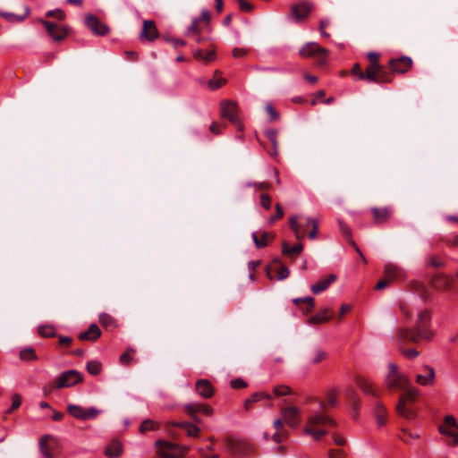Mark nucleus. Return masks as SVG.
I'll list each match as a JSON object with an SVG mask.
<instances>
[{"label": "nucleus", "mask_w": 458, "mask_h": 458, "mask_svg": "<svg viewBox=\"0 0 458 458\" xmlns=\"http://www.w3.org/2000/svg\"><path fill=\"white\" fill-rule=\"evenodd\" d=\"M385 383L389 389L405 392V394L400 397L396 410L401 416L409 420L412 419L414 411L407 407V403L413 401L418 394V390L410 386L408 378L399 372L397 366L394 363L388 364V372L385 377Z\"/></svg>", "instance_id": "f257e3e1"}, {"label": "nucleus", "mask_w": 458, "mask_h": 458, "mask_svg": "<svg viewBox=\"0 0 458 458\" xmlns=\"http://www.w3.org/2000/svg\"><path fill=\"white\" fill-rule=\"evenodd\" d=\"M326 403H318V408L309 411L307 423L303 428V433L310 436L315 441L320 440L327 434V431L321 428L326 425L335 426V421L324 412Z\"/></svg>", "instance_id": "f03ea898"}, {"label": "nucleus", "mask_w": 458, "mask_h": 458, "mask_svg": "<svg viewBox=\"0 0 458 458\" xmlns=\"http://www.w3.org/2000/svg\"><path fill=\"white\" fill-rule=\"evenodd\" d=\"M430 314L428 310H420L418 313L416 327L413 330L400 329L398 340L403 344L406 342H418L420 339H431L433 333L428 328Z\"/></svg>", "instance_id": "7ed1b4c3"}, {"label": "nucleus", "mask_w": 458, "mask_h": 458, "mask_svg": "<svg viewBox=\"0 0 458 458\" xmlns=\"http://www.w3.org/2000/svg\"><path fill=\"white\" fill-rule=\"evenodd\" d=\"M67 411L71 416L80 420H94L98 415L102 413L101 410L95 407L86 408L76 404H69L67 406Z\"/></svg>", "instance_id": "20e7f679"}, {"label": "nucleus", "mask_w": 458, "mask_h": 458, "mask_svg": "<svg viewBox=\"0 0 458 458\" xmlns=\"http://www.w3.org/2000/svg\"><path fill=\"white\" fill-rule=\"evenodd\" d=\"M39 451L44 458H56L58 448L56 441L47 435L40 438L38 442Z\"/></svg>", "instance_id": "39448f33"}, {"label": "nucleus", "mask_w": 458, "mask_h": 458, "mask_svg": "<svg viewBox=\"0 0 458 458\" xmlns=\"http://www.w3.org/2000/svg\"><path fill=\"white\" fill-rule=\"evenodd\" d=\"M82 379L81 374L74 369L67 370L62 373L57 378L56 387L64 388L72 387L81 382Z\"/></svg>", "instance_id": "423d86ee"}, {"label": "nucleus", "mask_w": 458, "mask_h": 458, "mask_svg": "<svg viewBox=\"0 0 458 458\" xmlns=\"http://www.w3.org/2000/svg\"><path fill=\"white\" fill-rule=\"evenodd\" d=\"M284 421L291 428H296L301 418V410L295 406L285 407L281 411Z\"/></svg>", "instance_id": "0eeeda50"}, {"label": "nucleus", "mask_w": 458, "mask_h": 458, "mask_svg": "<svg viewBox=\"0 0 458 458\" xmlns=\"http://www.w3.org/2000/svg\"><path fill=\"white\" fill-rule=\"evenodd\" d=\"M221 114L222 116L227 118L233 124H235L239 129H242V125L239 122L238 118V108L234 102L232 101H225L222 103L221 106Z\"/></svg>", "instance_id": "6e6552de"}, {"label": "nucleus", "mask_w": 458, "mask_h": 458, "mask_svg": "<svg viewBox=\"0 0 458 458\" xmlns=\"http://www.w3.org/2000/svg\"><path fill=\"white\" fill-rule=\"evenodd\" d=\"M161 445L160 453L167 458H173L182 454L187 448L184 445H180L172 442H158Z\"/></svg>", "instance_id": "1a4fd4ad"}, {"label": "nucleus", "mask_w": 458, "mask_h": 458, "mask_svg": "<svg viewBox=\"0 0 458 458\" xmlns=\"http://www.w3.org/2000/svg\"><path fill=\"white\" fill-rule=\"evenodd\" d=\"M87 27L96 35L104 36L108 33L109 28L102 23L95 15L89 14L85 18Z\"/></svg>", "instance_id": "9d476101"}, {"label": "nucleus", "mask_w": 458, "mask_h": 458, "mask_svg": "<svg viewBox=\"0 0 458 458\" xmlns=\"http://www.w3.org/2000/svg\"><path fill=\"white\" fill-rule=\"evenodd\" d=\"M299 53L302 57H310V56L326 57L327 55V51L325 48L319 47L315 42L307 43L304 47H302L300 49Z\"/></svg>", "instance_id": "9b49d317"}, {"label": "nucleus", "mask_w": 458, "mask_h": 458, "mask_svg": "<svg viewBox=\"0 0 458 458\" xmlns=\"http://www.w3.org/2000/svg\"><path fill=\"white\" fill-rule=\"evenodd\" d=\"M289 224L298 240H301L307 235V228L311 225V224H307V219L304 222H300L297 216H291Z\"/></svg>", "instance_id": "f8f14e48"}, {"label": "nucleus", "mask_w": 458, "mask_h": 458, "mask_svg": "<svg viewBox=\"0 0 458 458\" xmlns=\"http://www.w3.org/2000/svg\"><path fill=\"white\" fill-rule=\"evenodd\" d=\"M423 373L416 376V382L423 386H433L436 382L435 369L428 365L423 367Z\"/></svg>", "instance_id": "ddd939ff"}, {"label": "nucleus", "mask_w": 458, "mask_h": 458, "mask_svg": "<svg viewBox=\"0 0 458 458\" xmlns=\"http://www.w3.org/2000/svg\"><path fill=\"white\" fill-rule=\"evenodd\" d=\"M311 10V5L308 3H300L292 7L290 19L300 21L308 17Z\"/></svg>", "instance_id": "4468645a"}, {"label": "nucleus", "mask_w": 458, "mask_h": 458, "mask_svg": "<svg viewBox=\"0 0 458 458\" xmlns=\"http://www.w3.org/2000/svg\"><path fill=\"white\" fill-rule=\"evenodd\" d=\"M39 21L45 26L47 33L53 39L60 41L65 38L67 32L64 29H61L59 26H57L55 23L44 20H39Z\"/></svg>", "instance_id": "2eb2a0df"}, {"label": "nucleus", "mask_w": 458, "mask_h": 458, "mask_svg": "<svg viewBox=\"0 0 458 458\" xmlns=\"http://www.w3.org/2000/svg\"><path fill=\"white\" fill-rule=\"evenodd\" d=\"M411 64L412 61L408 56H403L398 60L390 61L391 69L400 73L405 72L411 66Z\"/></svg>", "instance_id": "dca6fc26"}, {"label": "nucleus", "mask_w": 458, "mask_h": 458, "mask_svg": "<svg viewBox=\"0 0 458 458\" xmlns=\"http://www.w3.org/2000/svg\"><path fill=\"white\" fill-rule=\"evenodd\" d=\"M157 37V31L155 23L151 21H144L140 38L148 41L154 40Z\"/></svg>", "instance_id": "f3484780"}, {"label": "nucleus", "mask_w": 458, "mask_h": 458, "mask_svg": "<svg viewBox=\"0 0 458 458\" xmlns=\"http://www.w3.org/2000/svg\"><path fill=\"white\" fill-rule=\"evenodd\" d=\"M336 280L335 275H330L327 278L319 280L318 283L311 285L310 289L313 293L318 294L324 292L327 287Z\"/></svg>", "instance_id": "a211bd4d"}, {"label": "nucleus", "mask_w": 458, "mask_h": 458, "mask_svg": "<svg viewBox=\"0 0 458 458\" xmlns=\"http://www.w3.org/2000/svg\"><path fill=\"white\" fill-rule=\"evenodd\" d=\"M123 453V445L117 440L111 441L105 449V454L108 458H117Z\"/></svg>", "instance_id": "6ab92c4d"}, {"label": "nucleus", "mask_w": 458, "mask_h": 458, "mask_svg": "<svg viewBox=\"0 0 458 458\" xmlns=\"http://www.w3.org/2000/svg\"><path fill=\"white\" fill-rule=\"evenodd\" d=\"M196 390L198 394L204 398H209L213 394V388L210 383L206 379H199L197 381Z\"/></svg>", "instance_id": "aec40b11"}, {"label": "nucleus", "mask_w": 458, "mask_h": 458, "mask_svg": "<svg viewBox=\"0 0 458 458\" xmlns=\"http://www.w3.org/2000/svg\"><path fill=\"white\" fill-rule=\"evenodd\" d=\"M385 275L390 280H397L403 276V271L398 266L387 263L385 266Z\"/></svg>", "instance_id": "412c9836"}, {"label": "nucleus", "mask_w": 458, "mask_h": 458, "mask_svg": "<svg viewBox=\"0 0 458 458\" xmlns=\"http://www.w3.org/2000/svg\"><path fill=\"white\" fill-rule=\"evenodd\" d=\"M100 335L99 327L96 324H91L87 331L80 334L79 337L81 340H96Z\"/></svg>", "instance_id": "4be33fe9"}, {"label": "nucleus", "mask_w": 458, "mask_h": 458, "mask_svg": "<svg viewBox=\"0 0 458 458\" xmlns=\"http://www.w3.org/2000/svg\"><path fill=\"white\" fill-rule=\"evenodd\" d=\"M193 56L194 58L208 64L215 60L216 53L214 50L205 52L201 49H197L193 52Z\"/></svg>", "instance_id": "5701e85b"}, {"label": "nucleus", "mask_w": 458, "mask_h": 458, "mask_svg": "<svg viewBox=\"0 0 458 458\" xmlns=\"http://www.w3.org/2000/svg\"><path fill=\"white\" fill-rule=\"evenodd\" d=\"M331 313H332V310L330 308H326L322 311H320V312L317 313L316 315H314L313 317H311L310 318V323L315 324V323H323V322L328 321L331 318Z\"/></svg>", "instance_id": "b1692460"}, {"label": "nucleus", "mask_w": 458, "mask_h": 458, "mask_svg": "<svg viewBox=\"0 0 458 458\" xmlns=\"http://www.w3.org/2000/svg\"><path fill=\"white\" fill-rule=\"evenodd\" d=\"M30 12V10L29 6H25V8H24V14H22V15H17V14L13 13L3 12V13H1V16L3 18H4L6 21H11V22H13V21L21 22L26 17L29 16Z\"/></svg>", "instance_id": "393cba45"}, {"label": "nucleus", "mask_w": 458, "mask_h": 458, "mask_svg": "<svg viewBox=\"0 0 458 458\" xmlns=\"http://www.w3.org/2000/svg\"><path fill=\"white\" fill-rule=\"evenodd\" d=\"M371 211L374 215V218L377 223L385 222L390 216L391 214V210L387 208H385L383 209L373 208Z\"/></svg>", "instance_id": "a878e982"}, {"label": "nucleus", "mask_w": 458, "mask_h": 458, "mask_svg": "<svg viewBox=\"0 0 458 458\" xmlns=\"http://www.w3.org/2000/svg\"><path fill=\"white\" fill-rule=\"evenodd\" d=\"M374 413H375V417H376L377 424L379 426H383L385 424L386 418V410L385 406L382 403H377L375 405Z\"/></svg>", "instance_id": "bb28decb"}, {"label": "nucleus", "mask_w": 458, "mask_h": 458, "mask_svg": "<svg viewBox=\"0 0 458 458\" xmlns=\"http://www.w3.org/2000/svg\"><path fill=\"white\" fill-rule=\"evenodd\" d=\"M438 430L442 435L451 437L455 445L458 444V434L454 431V428L443 424L439 426Z\"/></svg>", "instance_id": "cd10ccee"}, {"label": "nucleus", "mask_w": 458, "mask_h": 458, "mask_svg": "<svg viewBox=\"0 0 458 458\" xmlns=\"http://www.w3.org/2000/svg\"><path fill=\"white\" fill-rule=\"evenodd\" d=\"M356 384L365 394H373V395L376 394L371 383L369 382L368 380L359 377L356 380Z\"/></svg>", "instance_id": "c85d7f7f"}, {"label": "nucleus", "mask_w": 458, "mask_h": 458, "mask_svg": "<svg viewBox=\"0 0 458 458\" xmlns=\"http://www.w3.org/2000/svg\"><path fill=\"white\" fill-rule=\"evenodd\" d=\"M302 249L303 246L301 243H298L293 247H289L286 242L283 243V253L289 256L300 253L302 250Z\"/></svg>", "instance_id": "c756f323"}, {"label": "nucleus", "mask_w": 458, "mask_h": 458, "mask_svg": "<svg viewBox=\"0 0 458 458\" xmlns=\"http://www.w3.org/2000/svg\"><path fill=\"white\" fill-rule=\"evenodd\" d=\"M378 69L379 68H376V66L370 65L367 69L366 73L360 72V79H367L371 81H377V73Z\"/></svg>", "instance_id": "7c9ffc66"}, {"label": "nucleus", "mask_w": 458, "mask_h": 458, "mask_svg": "<svg viewBox=\"0 0 458 458\" xmlns=\"http://www.w3.org/2000/svg\"><path fill=\"white\" fill-rule=\"evenodd\" d=\"M87 370L91 375H98L101 371V363L98 360H90L87 363Z\"/></svg>", "instance_id": "2f4dec72"}, {"label": "nucleus", "mask_w": 458, "mask_h": 458, "mask_svg": "<svg viewBox=\"0 0 458 458\" xmlns=\"http://www.w3.org/2000/svg\"><path fill=\"white\" fill-rule=\"evenodd\" d=\"M251 237L257 248L260 249L267 245V240L269 237L268 233H263L262 239H259L256 233H252Z\"/></svg>", "instance_id": "473e14b6"}, {"label": "nucleus", "mask_w": 458, "mask_h": 458, "mask_svg": "<svg viewBox=\"0 0 458 458\" xmlns=\"http://www.w3.org/2000/svg\"><path fill=\"white\" fill-rule=\"evenodd\" d=\"M20 358L23 360H36L37 356L32 348H26L20 352Z\"/></svg>", "instance_id": "72a5a7b5"}, {"label": "nucleus", "mask_w": 458, "mask_h": 458, "mask_svg": "<svg viewBox=\"0 0 458 458\" xmlns=\"http://www.w3.org/2000/svg\"><path fill=\"white\" fill-rule=\"evenodd\" d=\"M38 334L45 337H51L55 335V329L52 326H39Z\"/></svg>", "instance_id": "f704fd0d"}, {"label": "nucleus", "mask_w": 458, "mask_h": 458, "mask_svg": "<svg viewBox=\"0 0 458 458\" xmlns=\"http://www.w3.org/2000/svg\"><path fill=\"white\" fill-rule=\"evenodd\" d=\"M273 393L276 397H281L289 394L291 389L287 386H277L273 388Z\"/></svg>", "instance_id": "c9c22d12"}, {"label": "nucleus", "mask_w": 458, "mask_h": 458, "mask_svg": "<svg viewBox=\"0 0 458 458\" xmlns=\"http://www.w3.org/2000/svg\"><path fill=\"white\" fill-rule=\"evenodd\" d=\"M157 428V424L151 420H145L142 421L140 430L141 433H145L148 430H155Z\"/></svg>", "instance_id": "e433bc0d"}, {"label": "nucleus", "mask_w": 458, "mask_h": 458, "mask_svg": "<svg viewBox=\"0 0 458 458\" xmlns=\"http://www.w3.org/2000/svg\"><path fill=\"white\" fill-rule=\"evenodd\" d=\"M185 409L195 422L200 421L199 419L196 416V412L198 411V403L186 404Z\"/></svg>", "instance_id": "4c0bfd02"}, {"label": "nucleus", "mask_w": 458, "mask_h": 458, "mask_svg": "<svg viewBox=\"0 0 458 458\" xmlns=\"http://www.w3.org/2000/svg\"><path fill=\"white\" fill-rule=\"evenodd\" d=\"M271 395L266 392H257L250 395V401L257 403L262 400H270Z\"/></svg>", "instance_id": "58836bf2"}, {"label": "nucleus", "mask_w": 458, "mask_h": 458, "mask_svg": "<svg viewBox=\"0 0 458 458\" xmlns=\"http://www.w3.org/2000/svg\"><path fill=\"white\" fill-rule=\"evenodd\" d=\"M307 224H311L312 230L308 234L309 238L314 240L317 237L318 233V222L312 217H307Z\"/></svg>", "instance_id": "ea45409f"}, {"label": "nucleus", "mask_w": 458, "mask_h": 458, "mask_svg": "<svg viewBox=\"0 0 458 458\" xmlns=\"http://www.w3.org/2000/svg\"><path fill=\"white\" fill-rule=\"evenodd\" d=\"M133 352H135L133 348H128L127 352L120 356V362L123 365L129 364L132 360L131 353Z\"/></svg>", "instance_id": "a19ab883"}, {"label": "nucleus", "mask_w": 458, "mask_h": 458, "mask_svg": "<svg viewBox=\"0 0 458 458\" xmlns=\"http://www.w3.org/2000/svg\"><path fill=\"white\" fill-rule=\"evenodd\" d=\"M225 83L224 79L222 78H214L209 81L208 86L211 89L215 90L220 88Z\"/></svg>", "instance_id": "79ce46f5"}, {"label": "nucleus", "mask_w": 458, "mask_h": 458, "mask_svg": "<svg viewBox=\"0 0 458 458\" xmlns=\"http://www.w3.org/2000/svg\"><path fill=\"white\" fill-rule=\"evenodd\" d=\"M265 109L267 114L269 115L271 121H276L279 118L278 113L271 105H267Z\"/></svg>", "instance_id": "37998d69"}, {"label": "nucleus", "mask_w": 458, "mask_h": 458, "mask_svg": "<svg viewBox=\"0 0 458 458\" xmlns=\"http://www.w3.org/2000/svg\"><path fill=\"white\" fill-rule=\"evenodd\" d=\"M326 356H327V352H324L322 350H317L315 352V355L312 358L311 361L313 363H318V362L323 360L326 358Z\"/></svg>", "instance_id": "c03bdc74"}, {"label": "nucleus", "mask_w": 458, "mask_h": 458, "mask_svg": "<svg viewBox=\"0 0 458 458\" xmlns=\"http://www.w3.org/2000/svg\"><path fill=\"white\" fill-rule=\"evenodd\" d=\"M47 17H55L58 20H63L64 18V13L60 9L51 10L47 13Z\"/></svg>", "instance_id": "a18cd8bd"}, {"label": "nucleus", "mask_w": 458, "mask_h": 458, "mask_svg": "<svg viewBox=\"0 0 458 458\" xmlns=\"http://www.w3.org/2000/svg\"><path fill=\"white\" fill-rule=\"evenodd\" d=\"M185 425L187 426L186 431H187L188 436H190V437H197L198 436V433L199 431L198 427H196L191 423H185Z\"/></svg>", "instance_id": "49530a36"}, {"label": "nucleus", "mask_w": 458, "mask_h": 458, "mask_svg": "<svg viewBox=\"0 0 458 458\" xmlns=\"http://www.w3.org/2000/svg\"><path fill=\"white\" fill-rule=\"evenodd\" d=\"M444 424L455 429L458 428V424L456 423L454 417L452 415H447L445 417Z\"/></svg>", "instance_id": "de8ad7c7"}, {"label": "nucleus", "mask_w": 458, "mask_h": 458, "mask_svg": "<svg viewBox=\"0 0 458 458\" xmlns=\"http://www.w3.org/2000/svg\"><path fill=\"white\" fill-rule=\"evenodd\" d=\"M260 200H261V206L266 208L269 209L271 207V199L267 194H261L260 195Z\"/></svg>", "instance_id": "09e8293b"}, {"label": "nucleus", "mask_w": 458, "mask_h": 458, "mask_svg": "<svg viewBox=\"0 0 458 458\" xmlns=\"http://www.w3.org/2000/svg\"><path fill=\"white\" fill-rule=\"evenodd\" d=\"M378 56V54L375 52H369L368 54V58L372 63L371 66H376V68H379Z\"/></svg>", "instance_id": "8fccbe9b"}, {"label": "nucleus", "mask_w": 458, "mask_h": 458, "mask_svg": "<svg viewBox=\"0 0 458 458\" xmlns=\"http://www.w3.org/2000/svg\"><path fill=\"white\" fill-rule=\"evenodd\" d=\"M289 275H290L289 269L286 267L282 266L278 272V280H280V281L284 280V279L287 278L289 276Z\"/></svg>", "instance_id": "3c124183"}, {"label": "nucleus", "mask_w": 458, "mask_h": 458, "mask_svg": "<svg viewBox=\"0 0 458 458\" xmlns=\"http://www.w3.org/2000/svg\"><path fill=\"white\" fill-rule=\"evenodd\" d=\"M199 412H202L208 416H210L213 412V410L211 407L204 404H198V411Z\"/></svg>", "instance_id": "603ef678"}, {"label": "nucleus", "mask_w": 458, "mask_h": 458, "mask_svg": "<svg viewBox=\"0 0 458 458\" xmlns=\"http://www.w3.org/2000/svg\"><path fill=\"white\" fill-rule=\"evenodd\" d=\"M299 301H304L308 304L309 306V310H312V308L314 307V299L312 297H305L303 299H295L294 300V302H299Z\"/></svg>", "instance_id": "864d4df0"}, {"label": "nucleus", "mask_w": 458, "mask_h": 458, "mask_svg": "<svg viewBox=\"0 0 458 458\" xmlns=\"http://www.w3.org/2000/svg\"><path fill=\"white\" fill-rule=\"evenodd\" d=\"M242 11L250 12L252 10V5L245 0H238Z\"/></svg>", "instance_id": "5fc2aeb1"}, {"label": "nucleus", "mask_w": 458, "mask_h": 458, "mask_svg": "<svg viewBox=\"0 0 458 458\" xmlns=\"http://www.w3.org/2000/svg\"><path fill=\"white\" fill-rule=\"evenodd\" d=\"M99 322L103 325V326H108L112 323V318L107 315V314H101L100 317H99Z\"/></svg>", "instance_id": "6e6d98bb"}, {"label": "nucleus", "mask_w": 458, "mask_h": 458, "mask_svg": "<svg viewBox=\"0 0 458 458\" xmlns=\"http://www.w3.org/2000/svg\"><path fill=\"white\" fill-rule=\"evenodd\" d=\"M21 403V396L19 394H14L12 396V405L13 408H19Z\"/></svg>", "instance_id": "4d7b16f0"}, {"label": "nucleus", "mask_w": 458, "mask_h": 458, "mask_svg": "<svg viewBox=\"0 0 458 458\" xmlns=\"http://www.w3.org/2000/svg\"><path fill=\"white\" fill-rule=\"evenodd\" d=\"M246 186H248V187L255 186V187H258L260 190L269 189V184L267 183V182H248L246 184Z\"/></svg>", "instance_id": "13d9d810"}, {"label": "nucleus", "mask_w": 458, "mask_h": 458, "mask_svg": "<svg viewBox=\"0 0 458 458\" xmlns=\"http://www.w3.org/2000/svg\"><path fill=\"white\" fill-rule=\"evenodd\" d=\"M338 223H339V227H340L342 233L345 236H350L351 235L350 228L342 221H338Z\"/></svg>", "instance_id": "bf43d9fd"}, {"label": "nucleus", "mask_w": 458, "mask_h": 458, "mask_svg": "<svg viewBox=\"0 0 458 458\" xmlns=\"http://www.w3.org/2000/svg\"><path fill=\"white\" fill-rule=\"evenodd\" d=\"M329 458H343L344 453L341 450H329Z\"/></svg>", "instance_id": "052dcab7"}, {"label": "nucleus", "mask_w": 458, "mask_h": 458, "mask_svg": "<svg viewBox=\"0 0 458 458\" xmlns=\"http://www.w3.org/2000/svg\"><path fill=\"white\" fill-rule=\"evenodd\" d=\"M276 213H275V216H273L270 218V222H274L279 218H281L284 215L282 208H280L279 204L276 205Z\"/></svg>", "instance_id": "680f3d73"}, {"label": "nucleus", "mask_w": 458, "mask_h": 458, "mask_svg": "<svg viewBox=\"0 0 458 458\" xmlns=\"http://www.w3.org/2000/svg\"><path fill=\"white\" fill-rule=\"evenodd\" d=\"M231 386L233 388H241L246 386V383L242 379H234L231 382Z\"/></svg>", "instance_id": "e2e57ef3"}, {"label": "nucleus", "mask_w": 458, "mask_h": 458, "mask_svg": "<svg viewBox=\"0 0 458 458\" xmlns=\"http://www.w3.org/2000/svg\"><path fill=\"white\" fill-rule=\"evenodd\" d=\"M333 441L337 445H345V439L339 435L335 434L333 436Z\"/></svg>", "instance_id": "0e129e2a"}, {"label": "nucleus", "mask_w": 458, "mask_h": 458, "mask_svg": "<svg viewBox=\"0 0 458 458\" xmlns=\"http://www.w3.org/2000/svg\"><path fill=\"white\" fill-rule=\"evenodd\" d=\"M429 264L434 267H440L443 266L444 262L441 259H437L436 257H432L429 259Z\"/></svg>", "instance_id": "69168bd1"}, {"label": "nucleus", "mask_w": 458, "mask_h": 458, "mask_svg": "<svg viewBox=\"0 0 458 458\" xmlns=\"http://www.w3.org/2000/svg\"><path fill=\"white\" fill-rule=\"evenodd\" d=\"M287 436V432H276L273 435V439L276 443H280L284 437Z\"/></svg>", "instance_id": "338daca9"}, {"label": "nucleus", "mask_w": 458, "mask_h": 458, "mask_svg": "<svg viewBox=\"0 0 458 458\" xmlns=\"http://www.w3.org/2000/svg\"><path fill=\"white\" fill-rule=\"evenodd\" d=\"M403 353L406 357L412 359L419 355V352L416 349H410L407 351H403Z\"/></svg>", "instance_id": "774afa93"}]
</instances>
